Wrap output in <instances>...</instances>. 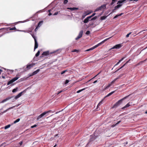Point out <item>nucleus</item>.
Masks as SVG:
<instances>
[{
	"label": "nucleus",
	"instance_id": "obj_6",
	"mask_svg": "<svg viewBox=\"0 0 147 147\" xmlns=\"http://www.w3.org/2000/svg\"><path fill=\"white\" fill-rule=\"evenodd\" d=\"M51 111L49 110L48 111L45 112L40 115L42 117H45V116L47 115L49 113L51 112Z\"/></svg>",
	"mask_w": 147,
	"mask_h": 147
},
{
	"label": "nucleus",
	"instance_id": "obj_64",
	"mask_svg": "<svg viewBox=\"0 0 147 147\" xmlns=\"http://www.w3.org/2000/svg\"><path fill=\"white\" fill-rule=\"evenodd\" d=\"M122 76H123V74L120 75L118 78H119L121 77Z\"/></svg>",
	"mask_w": 147,
	"mask_h": 147
},
{
	"label": "nucleus",
	"instance_id": "obj_5",
	"mask_svg": "<svg viewBox=\"0 0 147 147\" xmlns=\"http://www.w3.org/2000/svg\"><path fill=\"white\" fill-rule=\"evenodd\" d=\"M83 32V31L82 30H81L79 33L78 36L75 39L77 40L81 38L82 36Z\"/></svg>",
	"mask_w": 147,
	"mask_h": 147
},
{
	"label": "nucleus",
	"instance_id": "obj_2",
	"mask_svg": "<svg viewBox=\"0 0 147 147\" xmlns=\"http://www.w3.org/2000/svg\"><path fill=\"white\" fill-rule=\"evenodd\" d=\"M19 77L17 75L12 79L9 81L7 83V85H10V86H12L14 85V84H12V83L15 82V81L17 80L19 78Z\"/></svg>",
	"mask_w": 147,
	"mask_h": 147
},
{
	"label": "nucleus",
	"instance_id": "obj_17",
	"mask_svg": "<svg viewBox=\"0 0 147 147\" xmlns=\"http://www.w3.org/2000/svg\"><path fill=\"white\" fill-rule=\"evenodd\" d=\"M26 92V90H24V91H22V92H21L20 93H19V94H18V96H19L20 97L22 95V93H24Z\"/></svg>",
	"mask_w": 147,
	"mask_h": 147
},
{
	"label": "nucleus",
	"instance_id": "obj_38",
	"mask_svg": "<svg viewBox=\"0 0 147 147\" xmlns=\"http://www.w3.org/2000/svg\"><path fill=\"white\" fill-rule=\"evenodd\" d=\"M97 18V17L96 16H95L93 18H92V19H91L90 20H95Z\"/></svg>",
	"mask_w": 147,
	"mask_h": 147
},
{
	"label": "nucleus",
	"instance_id": "obj_62",
	"mask_svg": "<svg viewBox=\"0 0 147 147\" xmlns=\"http://www.w3.org/2000/svg\"><path fill=\"white\" fill-rule=\"evenodd\" d=\"M8 71H10V73H12L13 72V71L12 70H8Z\"/></svg>",
	"mask_w": 147,
	"mask_h": 147
},
{
	"label": "nucleus",
	"instance_id": "obj_35",
	"mask_svg": "<svg viewBox=\"0 0 147 147\" xmlns=\"http://www.w3.org/2000/svg\"><path fill=\"white\" fill-rule=\"evenodd\" d=\"M85 89V88H84V89H81L80 90H78V91H77L76 92L77 93H79Z\"/></svg>",
	"mask_w": 147,
	"mask_h": 147
},
{
	"label": "nucleus",
	"instance_id": "obj_4",
	"mask_svg": "<svg viewBox=\"0 0 147 147\" xmlns=\"http://www.w3.org/2000/svg\"><path fill=\"white\" fill-rule=\"evenodd\" d=\"M106 5L104 4L101 5L100 6L97 8L95 11H97L100 10H101L102 9H104L106 8Z\"/></svg>",
	"mask_w": 147,
	"mask_h": 147
},
{
	"label": "nucleus",
	"instance_id": "obj_44",
	"mask_svg": "<svg viewBox=\"0 0 147 147\" xmlns=\"http://www.w3.org/2000/svg\"><path fill=\"white\" fill-rule=\"evenodd\" d=\"M78 50L77 49H74L73 51H72V52H78Z\"/></svg>",
	"mask_w": 147,
	"mask_h": 147
},
{
	"label": "nucleus",
	"instance_id": "obj_36",
	"mask_svg": "<svg viewBox=\"0 0 147 147\" xmlns=\"http://www.w3.org/2000/svg\"><path fill=\"white\" fill-rule=\"evenodd\" d=\"M9 29V30H16V28L15 27H14L12 28H10Z\"/></svg>",
	"mask_w": 147,
	"mask_h": 147
},
{
	"label": "nucleus",
	"instance_id": "obj_50",
	"mask_svg": "<svg viewBox=\"0 0 147 147\" xmlns=\"http://www.w3.org/2000/svg\"><path fill=\"white\" fill-rule=\"evenodd\" d=\"M98 47V45L97 44V45H95V46H94L93 47V48H94V49Z\"/></svg>",
	"mask_w": 147,
	"mask_h": 147
},
{
	"label": "nucleus",
	"instance_id": "obj_21",
	"mask_svg": "<svg viewBox=\"0 0 147 147\" xmlns=\"http://www.w3.org/2000/svg\"><path fill=\"white\" fill-rule=\"evenodd\" d=\"M121 6V4H118L116 6H115L114 8L115 9H117L119 8Z\"/></svg>",
	"mask_w": 147,
	"mask_h": 147
},
{
	"label": "nucleus",
	"instance_id": "obj_37",
	"mask_svg": "<svg viewBox=\"0 0 147 147\" xmlns=\"http://www.w3.org/2000/svg\"><path fill=\"white\" fill-rule=\"evenodd\" d=\"M67 71H68L67 70L63 71L61 72V74H64L65 72H67Z\"/></svg>",
	"mask_w": 147,
	"mask_h": 147
},
{
	"label": "nucleus",
	"instance_id": "obj_27",
	"mask_svg": "<svg viewBox=\"0 0 147 147\" xmlns=\"http://www.w3.org/2000/svg\"><path fill=\"white\" fill-rule=\"evenodd\" d=\"M18 90V88L17 87L13 89V90H12V92L13 93L16 92H17Z\"/></svg>",
	"mask_w": 147,
	"mask_h": 147
},
{
	"label": "nucleus",
	"instance_id": "obj_16",
	"mask_svg": "<svg viewBox=\"0 0 147 147\" xmlns=\"http://www.w3.org/2000/svg\"><path fill=\"white\" fill-rule=\"evenodd\" d=\"M43 22L42 21H40L38 24V27H40V26L42 24Z\"/></svg>",
	"mask_w": 147,
	"mask_h": 147
},
{
	"label": "nucleus",
	"instance_id": "obj_58",
	"mask_svg": "<svg viewBox=\"0 0 147 147\" xmlns=\"http://www.w3.org/2000/svg\"><path fill=\"white\" fill-rule=\"evenodd\" d=\"M97 82H98L97 80H95V81H94L93 82V83H94V84H95V83H96Z\"/></svg>",
	"mask_w": 147,
	"mask_h": 147
},
{
	"label": "nucleus",
	"instance_id": "obj_41",
	"mask_svg": "<svg viewBox=\"0 0 147 147\" xmlns=\"http://www.w3.org/2000/svg\"><path fill=\"white\" fill-rule=\"evenodd\" d=\"M51 11V9H49L48 10V11L49 12V16H50L52 14L50 12V11Z\"/></svg>",
	"mask_w": 147,
	"mask_h": 147
},
{
	"label": "nucleus",
	"instance_id": "obj_57",
	"mask_svg": "<svg viewBox=\"0 0 147 147\" xmlns=\"http://www.w3.org/2000/svg\"><path fill=\"white\" fill-rule=\"evenodd\" d=\"M94 49V48H93V47H91V48H90V50H93Z\"/></svg>",
	"mask_w": 147,
	"mask_h": 147
},
{
	"label": "nucleus",
	"instance_id": "obj_30",
	"mask_svg": "<svg viewBox=\"0 0 147 147\" xmlns=\"http://www.w3.org/2000/svg\"><path fill=\"white\" fill-rule=\"evenodd\" d=\"M111 84V83H110V84H109L107 86L105 87V89H107V88H109V87H110L111 86V84Z\"/></svg>",
	"mask_w": 147,
	"mask_h": 147
},
{
	"label": "nucleus",
	"instance_id": "obj_8",
	"mask_svg": "<svg viewBox=\"0 0 147 147\" xmlns=\"http://www.w3.org/2000/svg\"><path fill=\"white\" fill-rule=\"evenodd\" d=\"M91 18V16H88L84 20V23H87L89 21H91L89 19Z\"/></svg>",
	"mask_w": 147,
	"mask_h": 147
},
{
	"label": "nucleus",
	"instance_id": "obj_39",
	"mask_svg": "<svg viewBox=\"0 0 147 147\" xmlns=\"http://www.w3.org/2000/svg\"><path fill=\"white\" fill-rule=\"evenodd\" d=\"M90 31H87L86 32V35H88L90 34Z\"/></svg>",
	"mask_w": 147,
	"mask_h": 147
},
{
	"label": "nucleus",
	"instance_id": "obj_34",
	"mask_svg": "<svg viewBox=\"0 0 147 147\" xmlns=\"http://www.w3.org/2000/svg\"><path fill=\"white\" fill-rule=\"evenodd\" d=\"M40 51H38L36 53V54L35 55V56L36 57H37L40 54Z\"/></svg>",
	"mask_w": 147,
	"mask_h": 147
},
{
	"label": "nucleus",
	"instance_id": "obj_56",
	"mask_svg": "<svg viewBox=\"0 0 147 147\" xmlns=\"http://www.w3.org/2000/svg\"><path fill=\"white\" fill-rule=\"evenodd\" d=\"M62 92V90H61L59 91L58 92L57 94H58L59 93H61V92Z\"/></svg>",
	"mask_w": 147,
	"mask_h": 147
},
{
	"label": "nucleus",
	"instance_id": "obj_23",
	"mask_svg": "<svg viewBox=\"0 0 147 147\" xmlns=\"http://www.w3.org/2000/svg\"><path fill=\"white\" fill-rule=\"evenodd\" d=\"M42 117L40 115H39L37 117V119H36V120H37V121H38V120H40V121H41V118H42Z\"/></svg>",
	"mask_w": 147,
	"mask_h": 147
},
{
	"label": "nucleus",
	"instance_id": "obj_20",
	"mask_svg": "<svg viewBox=\"0 0 147 147\" xmlns=\"http://www.w3.org/2000/svg\"><path fill=\"white\" fill-rule=\"evenodd\" d=\"M115 92V91H112L111 92L109 93L106 96H105V97H108V96H111L112 94H113V93H114Z\"/></svg>",
	"mask_w": 147,
	"mask_h": 147
},
{
	"label": "nucleus",
	"instance_id": "obj_42",
	"mask_svg": "<svg viewBox=\"0 0 147 147\" xmlns=\"http://www.w3.org/2000/svg\"><path fill=\"white\" fill-rule=\"evenodd\" d=\"M68 2V0H65L63 1V3L64 4H66Z\"/></svg>",
	"mask_w": 147,
	"mask_h": 147
},
{
	"label": "nucleus",
	"instance_id": "obj_40",
	"mask_svg": "<svg viewBox=\"0 0 147 147\" xmlns=\"http://www.w3.org/2000/svg\"><path fill=\"white\" fill-rule=\"evenodd\" d=\"M121 122V121H119L117 123H116L115 125L114 126H116L117 125H118Z\"/></svg>",
	"mask_w": 147,
	"mask_h": 147
},
{
	"label": "nucleus",
	"instance_id": "obj_53",
	"mask_svg": "<svg viewBox=\"0 0 147 147\" xmlns=\"http://www.w3.org/2000/svg\"><path fill=\"white\" fill-rule=\"evenodd\" d=\"M18 31H19L23 32H26V31H24V30H18Z\"/></svg>",
	"mask_w": 147,
	"mask_h": 147
},
{
	"label": "nucleus",
	"instance_id": "obj_47",
	"mask_svg": "<svg viewBox=\"0 0 147 147\" xmlns=\"http://www.w3.org/2000/svg\"><path fill=\"white\" fill-rule=\"evenodd\" d=\"M36 126H37V125L36 124H35L34 125L31 126V127L32 128H33L34 127H36Z\"/></svg>",
	"mask_w": 147,
	"mask_h": 147
},
{
	"label": "nucleus",
	"instance_id": "obj_1",
	"mask_svg": "<svg viewBox=\"0 0 147 147\" xmlns=\"http://www.w3.org/2000/svg\"><path fill=\"white\" fill-rule=\"evenodd\" d=\"M130 95V94L128 95V96H127L123 98L120 100H118L117 102L113 105V108H115L117 107L120 105L122 103V101L127 98V97H128Z\"/></svg>",
	"mask_w": 147,
	"mask_h": 147
},
{
	"label": "nucleus",
	"instance_id": "obj_63",
	"mask_svg": "<svg viewBox=\"0 0 147 147\" xmlns=\"http://www.w3.org/2000/svg\"><path fill=\"white\" fill-rule=\"evenodd\" d=\"M2 78L3 79H5V78H6V77H5V76H2Z\"/></svg>",
	"mask_w": 147,
	"mask_h": 147
},
{
	"label": "nucleus",
	"instance_id": "obj_45",
	"mask_svg": "<svg viewBox=\"0 0 147 147\" xmlns=\"http://www.w3.org/2000/svg\"><path fill=\"white\" fill-rule=\"evenodd\" d=\"M69 82V81L68 80H65V84H67L68 83V82Z\"/></svg>",
	"mask_w": 147,
	"mask_h": 147
},
{
	"label": "nucleus",
	"instance_id": "obj_32",
	"mask_svg": "<svg viewBox=\"0 0 147 147\" xmlns=\"http://www.w3.org/2000/svg\"><path fill=\"white\" fill-rule=\"evenodd\" d=\"M103 100H102L98 104L97 107H99L101 104H102V101Z\"/></svg>",
	"mask_w": 147,
	"mask_h": 147
},
{
	"label": "nucleus",
	"instance_id": "obj_13",
	"mask_svg": "<svg viewBox=\"0 0 147 147\" xmlns=\"http://www.w3.org/2000/svg\"><path fill=\"white\" fill-rule=\"evenodd\" d=\"M34 65V64H30L29 65H27L26 68L28 69H30L31 67H32L33 65Z\"/></svg>",
	"mask_w": 147,
	"mask_h": 147
},
{
	"label": "nucleus",
	"instance_id": "obj_43",
	"mask_svg": "<svg viewBox=\"0 0 147 147\" xmlns=\"http://www.w3.org/2000/svg\"><path fill=\"white\" fill-rule=\"evenodd\" d=\"M131 33V32H129V33H128V34H127L126 35V38H127V37H128L129 36V35H130Z\"/></svg>",
	"mask_w": 147,
	"mask_h": 147
},
{
	"label": "nucleus",
	"instance_id": "obj_49",
	"mask_svg": "<svg viewBox=\"0 0 147 147\" xmlns=\"http://www.w3.org/2000/svg\"><path fill=\"white\" fill-rule=\"evenodd\" d=\"M121 62L119 61L114 66L117 65H118Z\"/></svg>",
	"mask_w": 147,
	"mask_h": 147
},
{
	"label": "nucleus",
	"instance_id": "obj_61",
	"mask_svg": "<svg viewBox=\"0 0 147 147\" xmlns=\"http://www.w3.org/2000/svg\"><path fill=\"white\" fill-rule=\"evenodd\" d=\"M38 27V26L36 27V28L35 29V31H36L37 30V28Z\"/></svg>",
	"mask_w": 147,
	"mask_h": 147
},
{
	"label": "nucleus",
	"instance_id": "obj_31",
	"mask_svg": "<svg viewBox=\"0 0 147 147\" xmlns=\"http://www.w3.org/2000/svg\"><path fill=\"white\" fill-rule=\"evenodd\" d=\"M10 126H11L9 124V125L5 126L4 127V129H7L8 128H9L10 127Z\"/></svg>",
	"mask_w": 147,
	"mask_h": 147
},
{
	"label": "nucleus",
	"instance_id": "obj_29",
	"mask_svg": "<svg viewBox=\"0 0 147 147\" xmlns=\"http://www.w3.org/2000/svg\"><path fill=\"white\" fill-rule=\"evenodd\" d=\"M119 78H116L113 81H112L111 82V84H114L115 83V82L116 81V80H117Z\"/></svg>",
	"mask_w": 147,
	"mask_h": 147
},
{
	"label": "nucleus",
	"instance_id": "obj_28",
	"mask_svg": "<svg viewBox=\"0 0 147 147\" xmlns=\"http://www.w3.org/2000/svg\"><path fill=\"white\" fill-rule=\"evenodd\" d=\"M20 120V118H18V119H17L14 122H13V123H12V124H15V123H16L18 122Z\"/></svg>",
	"mask_w": 147,
	"mask_h": 147
},
{
	"label": "nucleus",
	"instance_id": "obj_51",
	"mask_svg": "<svg viewBox=\"0 0 147 147\" xmlns=\"http://www.w3.org/2000/svg\"><path fill=\"white\" fill-rule=\"evenodd\" d=\"M115 10H116V9H113V10H112V11L111 12V13H110L109 14V15H110V14H111V13H113L114 12V11H115Z\"/></svg>",
	"mask_w": 147,
	"mask_h": 147
},
{
	"label": "nucleus",
	"instance_id": "obj_12",
	"mask_svg": "<svg viewBox=\"0 0 147 147\" xmlns=\"http://www.w3.org/2000/svg\"><path fill=\"white\" fill-rule=\"evenodd\" d=\"M18 96V94L17 95L15 96H12L11 97H8L7 98H10V99H11V98H13V100H15L20 97L19 96Z\"/></svg>",
	"mask_w": 147,
	"mask_h": 147
},
{
	"label": "nucleus",
	"instance_id": "obj_24",
	"mask_svg": "<svg viewBox=\"0 0 147 147\" xmlns=\"http://www.w3.org/2000/svg\"><path fill=\"white\" fill-rule=\"evenodd\" d=\"M123 14V13H121V14H119L117 15H116L113 18L114 19H115V18H117L118 17L121 16Z\"/></svg>",
	"mask_w": 147,
	"mask_h": 147
},
{
	"label": "nucleus",
	"instance_id": "obj_55",
	"mask_svg": "<svg viewBox=\"0 0 147 147\" xmlns=\"http://www.w3.org/2000/svg\"><path fill=\"white\" fill-rule=\"evenodd\" d=\"M86 15H83L82 16V17L83 18H84Z\"/></svg>",
	"mask_w": 147,
	"mask_h": 147
},
{
	"label": "nucleus",
	"instance_id": "obj_33",
	"mask_svg": "<svg viewBox=\"0 0 147 147\" xmlns=\"http://www.w3.org/2000/svg\"><path fill=\"white\" fill-rule=\"evenodd\" d=\"M106 18V16H102L100 17V20H105Z\"/></svg>",
	"mask_w": 147,
	"mask_h": 147
},
{
	"label": "nucleus",
	"instance_id": "obj_46",
	"mask_svg": "<svg viewBox=\"0 0 147 147\" xmlns=\"http://www.w3.org/2000/svg\"><path fill=\"white\" fill-rule=\"evenodd\" d=\"M100 73H99L97 75H96L95 76H94L93 78L91 79L89 81H91L92 80H93V79L95 77H96Z\"/></svg>",
	"mask_w": 147,
	"mask_h": 147
},
{
	"label": "nucleus",
	"instance_id": "obj_26",
	"mask_svg": "<svg viewBox=\"0 0 147 147\" xmlns=\"http://www.w3.org/2000/svg\"><path fill=\"white\" fill-rule=\"evenodd\" d=\"M127 0H119L118 1L117 3L121 4L125 1Z\"/></svg>",
	"mask_w": 147,
	"mask_h": 147
},
{
	"label": "nucleus",
	"instance_id": "obj_11",
	"mask_svg": "<svg viewBox=\"0 0 147 147\" xmlns=\"http://www.w3.org/2000/svg\"><path fill=\"white\" fill-rule=\"evenodd\" d=\"M96 136L94 135H91L90 139V141L91 142L94 140L96 139Z\"/></svg>",
	"mask_w": 147,
	"mask_h": 147
},
{
	"label": "nucleus",
	"instance_id": "obj_19",
	"mask_svg": "<svg viewBox=\"0 0 147 147\" xmlns=\"http://www.w3.org/2000/svg\"><path fill=\"white\" fill-rule=\"evenodd\" d=\"M14 107V106H13V107H10L9 108H8V109H6V110H5V111H4L3 112V113H6V112H7V111H8L9 110V109H13Z\"/></svg>",
	"mask_w": 147,
	"mask_h": 147
},
{
	"label": "nucleus",
	"instance_id": "obj_54",
	"mask_svg": "<svg viewBox=\"0 0 147 147\" xmlns=\"http://www.w3.org/2000/svg\"><path fill=\"white\" fill-rule=\"evenodd\" d=\"M95 15V13H94L92 14V15L90 16H91V18L93 16H94Z\"/></svg>",
	"mask_w": 147,
	"mask_h": 147
},
{
	"label": "nucleus",
	"instance_id": "obj_60",
	"mask_svg": "<svg viewBox=\"0 0 147 147\" xmlns=\"http://www.w3.org/2000/svg\"><path fill=\"white\" fill-rule=\"evenodd\" d=\"M130 59H129L128 61H126V62L125 63L126 64H127L130 61Z\"/></svg>",
	"mask_w": 147,
	"mask_h": 147
},
{
	"label": "nucleus",
	"instance_id": "obj_22",
	"mask_svg": "<svg viewBox=\"0 0 147 147\" xmlns=\"http://www.w3.org/2000/svg\"><path fill=\"white\" fill-rule=\"evenodd\" d=\"M130 105L129 104V103H128L125 106L122 108V109H125L130 106Z\"/></svg>",
	"mask_w": 147,
	"mask_h": 147
},
{
	"label": "nucleus",
	"instance_id": "obj_48",
	"mask_svg": "<svg viewBox=\"0 0 147 147\" xmlns=\"http://www.w3.org/2000/svg\"><path fill=\"white\" fill-rule=\"evenodd\" d=\"M125 58V57L122 58L120 60H119V61L120 62H121Z\"/></svg>",
	"mask_w": 147,
	"mask_h": 147
},
{
	"label": "nucleus",
	"instance_id": "obj_10",
	"mask_svg": "<svg viewBox=\"0 0 147 147\" xmlns=\"http://www.w3.org/2000/svg\"><path fill=\"white\" fill-rule=\"evenodd\" d=\"M67 9H69L71 11H75L76 10H78V8L77 7H67Z\"/></svg>",
	"mask_w": 147,
	"mask_h": 147
},
{
	"label": "nucleus",
	"instance_id": "obj_25",
	"mask_svg": "<svg viewBox=\"0 0 147 147\" xmlns=\"http://www.w3.org/2000/svg\"><path fill=\"white\" fill-rule=\"evenodd\" d=\"M117 1V0H112V2L110 3V5H113Z\"/></svg>",
	"mask_w": 147,
	"mask_h": 147
},
{
	"label": "nucleus",
	"instance_id": "obj_18",
	"mask_svg": "<svg viewBox=\"0 0 147 147\" xmlns=\"http://www.w3.org/2000/svg\"><path fill=\"white\" fill-rule=\"evenodd\" d=\"M40 71L39 69H38L36 71L33 72L32 73V75H34L36 74Z\"/></svg>",
	"mask_w": 147,
	"mask_h": 147
},
{
	"label": "nucleus",
	"instance_id": "obj_9",
	"mask_svg": "<svg viewBox=\"0 0 147 147\" xmlns=\"http://www.w3.org/2000/svg\"><path fill=\"white\" fill-rule=\"evenodd\" d=\"M111 37H109L105 39V40H103V41H102L101 42H100L98 44H97L98 46H100V45H101V44H102L103 43H104L105 41H107V40H109V39H110Z\"/></svg>",
	"mask_w": 147,
	"mask_h": 147
},
{
	"label": "nucleus",
	"instance_id": "obj_59",
	"mask_svg": "<svg viewBox=\"0 0 147 147\" xmlns=\"http://www.w3.org/2000/svg\"><path fill=\"white\" fill-rule=\"evenodd\" d=\"M23 143V142L22 141L20 142L19 144H20V145H21Z\"/></svg>",
	"mask_w": 147,
	"mask_h": 147
},
{
	"label": "nucleus",
	"instance_id": "obj_7",
	"mask_svg": "<svg viewBox=\"0 0 147 147\" xmlns=\"http://www.w3.org/2000/svg\"><path fill=\"white\" fill-rule=\"evenodd\" d=\"M121 47V45L120 44H118L113 46V47L110 49V50L113 49H119Z\"/></svg>",
	"mask_w": 147,
	"mask_h": 147
},
{
	"label": "nucleus",
	"instance_id": "obj_15",
	"mask_svg": "<svg viewBox=\"0 0 147 147\" xmlns=\"http://www.w3.org/2000/svg\"><path fill=\"white\" fill-rule=\"evenodd\" d=\"M10 99V98H6L2 100L0 102V103L5 102L9 100Z\"/></svg>",
	"mask_w": 147,
	"mask_h": 147
},
{
	"label": "nucleus",
	"instance_id": "obj_3",
	"mask_svg": "<svg viewBox=\"0 0 147 147\" xmlns=\"http://www.w3.org/2000/svg\"><path fill=\"white\" fill-rule=\"evenodd\" d=\"M31 35H32L33 38L34 39L35 42V45H34V51L35 49H36L37 48L38 46V42L36 40V37L34 35L32 34H30Z\"/></svg>",
	"mask_w": 147,
	"mask_h": 147
},
{
	"label": "nucleus",
	"instance_id": "obj_14",
	"mask_svg": "<svg viewBox=\"0 0 147 147\" xmlns=\"http://www.w3.org/2000/svg\"><path fill=\"white\" fill-rule=\"evenodd\" d=\"M49 54V52L48 51H45L42 54V55L43 56H47Z\"/></svg>",
	"mask_w": 147,
	"mask_h": 147
},
{
	"label": "nucleus",
	"instance_id": "obj_52",
	"mask_svg": "<svg viewBox=\"0 0 147 147\" xmlns=\"http://www.w3.org/2000/svg\"><path fill=\"white\" fill-rule=\"evenodd\" d=\"M58 12H57V11L56 12H55L53 15L54 16L58 14Z\"/></svg>",
	"mask_w": 147,
	"mask_h": 147
}]
</instances>
